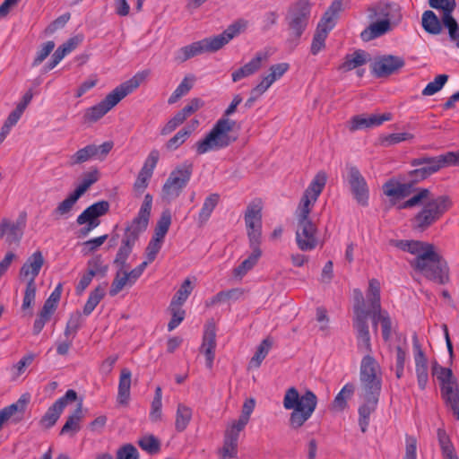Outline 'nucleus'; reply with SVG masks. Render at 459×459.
I'll use <instances>...</instances> for the list:
<instances>
[{
  "mask_svg": "<svg viewBox=\"0 0 459 459\" xmlns=\"http://www.w3.org/2000/svg\"><path fill=\"white\" fill-rule=\"evenodd\" d=\"M412 344L418 385L420 389L424 390L429 382L428 359L421 349L416 334L413 335Z\"/></svg>",
  "mask_w": 459,
  "mask_h": 459,
  "instance_id": "nucleus-22",
  "label": "nucleus"
},
{
  "mask_svg": "<svg viewBox=\"0 0 459 459\" xmlns=\"http://www.w3.org/2000/svg\"><path fill=\"white\" fill-rule=\"evenodd\" d=\"M127 283L129 284V280H128V276H126V271L119 269L117 271V273H116V276L111 283V287L109 290V295L111 297L116 296L123 290V288Z\"/></svg>",
  "mask_w": 459,
  "mask_h": 459,
  "instance_id": "nucleus-56",
  "label": "nucleus"
},
{
  "mask_svg": "<svg viewBox=\"0 0 459 459\" xmlns=\"http://www.w3.org/2000/svg\"><path fill=\"white\" fill-rule=\"evenodd\" d=\"M219 200L220 195L218 194H211L205 198L202 209L198 214L199 226H203L208 221L212 212L217 206Z\"/></svg>",
  "mask_w": 459,
  "mask_h": 459,
  "instance_id": "nucleus-39",
  "label": "nucleus"
},
{
  "mask_svg": "<svg viewBox=\"0 0 459 459\" xmlns=\"http://www.w3.org/2000/svg\"><path fill=\"white\" fill-rule=\"evenodd\" d=\"M106 286L104 285L97 286L93 290L91 291L88 300L86 301L83 307V314L85 316H89L95 309L97 305L100 302V300L104 298L106 294Z\"/></svg>",
  "mask_w": 459,
  "mask_h": 459,
  "instance_id": "nucleus-40",
  "label": "nucleus"
},
{
  "mask_svg": "<svg viewBox=\"0 0 459 459\" xmlns=\"http://www.w3.org/2000/svg\"><path fill=\"white\" fill-rule=\"evenodd\" d=\"M390 245L415 255L411 266L428 280L444 285L449 281V268L433 245L419 240H390Z\"/></svg>",
  "mask_w": 459,
  "mask_h": 459,
  "instance_id": "nucleus-2",
  "label": "nucleus"
},
{
  "mask_svg": "<svg viewBox=\"0 0 459 459\" xmlns=\"http://www.w3.org/2000/svg\"><path fill=\"white\" fill-rule=\"evenodd\" d=\"M44 264V257L40 251L34 252L28 257L20 270L21 277H30L29 281L35 282L36 277L39 275L41 267Z\"/></svg>",
  "mask_w": 459,
  "mask_h": 459,
  "instance_id": "nucleus-26",
  "label": "nucleus"
},
{
  "mask_svg": "<svg viewBox=\"0 0 459 459\" xmlns=\"http://www.w3.org/2000/svg\"><path fill=\"white\" fill-rule=\"evenodd\" d=\"M116 459H139V453L132 444H125L117 449Z\"/></svg>",
  "mask_w": 459,
  "mask_h": 459,
  "instance_id": "nucleus-64",
  "label": "nucleus"
},
{
  "mask_svg": "<svg viewBox=\"0 0 459 459\" xmlns=\"http://www.w3.org/2000/svg\"><path fill=\"white\" fill-rule=\"evenodd\" d=\"M453 155L451 153H445L437 157H429L423 156L420 158L413 159L411 161V166L413 167H438V170L442 168L448 167L449 161H451V158Z\"/></svg>",
  "mask_w": 459,
  "mask_h": 459,
  "instance_id": "nucleus-31",
  "label": "nucleus"
},
{
  "mask_svg": "<svg viewBox=\"0 0 459 459\" xmlns=\"http://www.w3.org/2000/svg\"><path fill=\"white\" fill-rule=\"evenodd\" d=\"M79 198L80 197L74 192L71 193L64 201L58 204L53 211V216L56 219H59L68 215Z\"/></svg>",
  "mask_w": 459,
  "mask_h": 459,
  "instance_id": "nucleus-45",
  "label": "nucleus"
},
{
  "mask_svg": "<svg viewBox=\"0 0 459 459\" xmlns=\"http://www.w3.org/2000/svg\"><path fill=\"white\" fill-rule=\"evenodd\" d=\"M262 210L261 199L252 200L247 206L244 220L247 228L248 242L255 244L262 242Z\"/></svg>",
  "mask_w": 459,
  "mask_h": 459,
  "instance_id": "nucleus-15",
  "label": "nucleus"
},
{
  "mask_svg": "<svg viewBox=\"0 0 459 459\" xmlns=\"http://www.w3.org/2000/svg\"><path fill=\"white\" fill-rule=\"evenodd\" d=\"M245 293V290L241 288H234L229 290H222L218 292L210 300L206 301V307H212L218 303L225 302L228 300H238Z\"/></svg>",
  "mask_w": 459,
  "mask_h": 459,
  "instance_id": "nucleus-38",
  "label": "nucleus"
},
{
  "mask_svg": "<svg viewBox=\"0 0 459 459\" xmlns=\"http://www.w3.org/2000/svg\"><path fill=\"white\" fill-rule=\"evenodd\" d=\"M394 5L387 3H378L368 8V17L370 21L390 19Z\"/></svg>",
  "mask_w": 459,
  "mask_h": 459,
  "instance_id": "nucleus-43",
  "label": "nucleus"
},
{
  "mask_svg": "<svg viewBox=\"0 0 459 459\" xmlns=\"http://www.w3.org/2000/svg\"><path fill=\"white\" fill-rule=\"evenodd\" d=\"M193 169V163L186 160L170 172L161 190L164 200L170 202L180 195L191 178Z\"/></svg>",
  "mask_w": 459,
  "mask_h": 459,
  "instance_id": "nucleus-12",
  "label": "nucleus"
},
{
  "mask_svg": "<svg viewBox=\"0 0 459 459\" xmlns=\"http://www.w3.org/2000/svg\"><path fill=\"white\" fill-rule=\"evenodd\" d=\"M24 227L25 221L23 218L13 223L9 221V226L6 231V241L9 244L18 243L23 235Z\"/></svg>",
  "mask_w": 459,
  "mask_h": 459,
  "instance_id": "nucleus-48",
  "label": "nucleus"
},
{
  "mask_svg": "<svg viewBox=\"0 0 459 459\" xmlns=\"http://www.w3.org/2000/svg\"><path fill=\"white\" fill-rule=\"evenodd\" d=\"M192 419V410L188 406L179 403L176 413L175 429L178 432L184 431Z\"/></svg>",
  "mask_w": 459,
  "mask_h": 459,
  "instance_id": "nucleus-42",
  "label": "nucleus"
},
{
  "mask_svg": "<svg viewBox=\"0 0 459 459\" xmlns=\"http://www.w3.org/2000/svg\"><path fill=\"white\" fill-rule=\"evenodd\" d=\"M216 348V328L215 325L211 323L206 325L205 331L203 337V343L201 346V351L206 358V366L208 368H212V363L215 357Z\"/></svg>",
  "mask_w": 459,
  "mask_h": 459,
  "instance_id": "nucleus-24",
  "label": "nucleus"
},
{
  "mask_svg": "<svg viewBox=\"0 0 459 459\" xmlns=\"http://www.w3.org/2000/svg\"><path fill=\"white\" fill-rule=\"evenodd\" d=\"M244 429L230 424L227 427L223 436V446L219 450L221 459L235 458L238 455V438Z\"/></svg>",
  "mask_w": 459,
  "mask_h": 459,
  "instance_id": "nucleus-20",
  "label": "nucleus"
},
{
  "mask_svg": "<svg viewBox=\"0 0 459 459\" xmlns=\"http://www.w3.org/2000/svg\"><path fill=\"white\" fill-rule=\"evenodd\" d=\"M341 8L342 0H335L321 17L316 25L310 46V53L313 56H316L325 48V39L337 23Z\"/></svg>",
  "mask_w": 459,
  "mask_h": 459,
  "instance_id": "nucleus-11",
  "label": "nucleus"
},
{
  "mask_svg": "<svg viewBox=\"0 0 459 459\" xmlns=\"http://www.w3.org/2000/svg\"><path fill=\"white\" fill-rule=\"evenodd\" d=\"M77 399V394L74 390L69 389L65 394L57 399L47 411L41 419V423L46 428H51L59 419L64 409L69 402H74Z\"/></svg>",
  "mask_w": 459,
  "mask_h": 459,
  "instance_id": "nucleus-19",
  "label": "nucleus"
},
{
  "mask_svg": "<svg viewBox=\"0 0 459 459\" xmlns=\"http://www.w3.org/2000/svg\"><path fill=\"white\" fill-rule=\"evenodd\" d=\"M143 76L136 74L110 91L104 100L87 108L83 115L85 123H95L112 109L120 100L137 89Z\"/></svg>",
  "mask_w": 459,
  "mask_h": 459,
  "instance_id": "nucleus-7",
  "label": "nucleus"
},
{
  "mask_svg": "<svg viewBox=\"0 0 459 459\" xmlns=\"http://www.w3.org/2000/svg\"><path fill=\"white\" fill-rule=\"evenodd\" d=\"M411 183H399L390 179L383 185V192L389 197L403 198L409 196L413 192Z\"/></svg>",
  "mask_w": 459,
  "mask_h": 459,
  "instance_id": "nucleus-30",
  "label": "nucleus"
},
{
  "mask_svg": "<svg viewBox=\"0 0 459 459\" xmlns=\"http://www.w3.org/2000/svg\"><path fill=\"white\" fill-rule=\"evenodd\" d=\"M327 177L319 171L305 190L296 210L297 230L296 242L298 247L304 252L315 249L318 244L317 227L309 218L318 196L326 184Z\"/></svg>",
  "mask_w": 459,
  "mask_h": 459,
  "instance_id": "nucleus-1",
  "label": "nucleus"
},
{
  "mask_svg": "<svg viewBox=\"0 0 459 459\" xmlns=\"http://www.w3.org/2000/svg\"><path fill=\"white\" fill-rule=\"evenodd\" d=\"M414 138L411 133H394L380 137V143L383 146L388 147L402 142L410 141Z\"/></svg>",
  "mask_w": 459,
  "mask_h": 459,
  "instance_id": "nucleus-55",
  "label": "nucleus"
},
{
  "mask_svg": "<svg viewBox=\"0 0 459 459\" xmlns=\"http://www.w3.org/2000/svg\"><path fill=\"white\" fill-rule=\"evenodd\" d=\"M369 60L370 55L367 51L358 49L351 55H346V71L359 68L356 73L359 77H361L365 70L359 67L367 64Z\"/></svg>",
  "mask_w": 459,
  "mask_h": 459,
  "instance_id": "nucleus-32",
  "label": "nucleus"
},
{
  "mask_svg": "<svg viewBox=\"0 0 459 459\" xmlns=\"http://www.w3.org/2000/svg\"><path fill=\"white\" fill-rule=\"evenodd\" d=\"M353 299L352 327L355 333L356 342L360 349L369 351L370 333L367 324V309L369 307V303L365 301L363 294L359 290H353Z\"/></svg>",
  "mask_w": 459,
  "mask_h": 459,
  "instance_id": "nucleus-10",
  "label": "nucleus"
},
{
  "mask_svg": "<svg viewBox=\"0 0 459 459\" xmlns=\"http://www.w3.org/2000/svg\"><path fill=\"white\" fill-rule=\"evenodd\" d=\"M93 272L94 276L100 274L104 276L108 271V265L103 264L102 257L100 255L93 256L87 263V272Z\"/></svg>",
  "mask_w": 459,
  "mask_h": 459,
  "instance_id": "nucleus-62",
  "label": "nucleus"
},
{
  "mask_svg": "<svg viewBox=\"0 0 459 459\" xmlns=\"http://www.w3.org/2000/svg\"><path fill=\"white\" fill-rule=\"evenodd\" d=\"M110 204L102 200L87 207L76 219L78 225H83L87 221H100V217L104 216L109 211Z\"/></svg>",
  "mask_w": 459,
  "mask_h": 459,
  "instance_id": "nucleus-25",
  "label": "nucleus"
},
{
  "mask_svg": "<svg viewBox=\"0 0 459 459\" xmlns=\"http://www.w3.org/2000/svg\"><path fill=\"white\" fill-rule=\"evenodd\" d=\"M429 5L436 10L441 11V15L453 13L456 8L455 0H429Z\"/></svg>",
  "mask_w": 459,
  "mask_h": 459,
  "instance_id": "nucleus-59",
  "label": "nucleus"
},
{
  "mask_svg": "<svg viewBox=\"0 0 459 459\" xmlns=\"http://www.w3.org/2000/svg\"><path fill=\"white\" fill-rule=\"evenodd\" d=\"M442 28L447 30L449 39L459 48V24L453 17V13L441 15Z\"/></svg>",
  "mask_w": 459,
  "mask_h": 459,
  "instance_id": "nucleus-41",
  "label": "nucleus"
},
{
  "mask_svg": "<svg viewBox=\"0 0 459 459\" xmlns=\"http://www.w3.org/2000/svg\"><path fill=\"white\" fill-rule=\"evenodd\" d=\"M244 27L245 25L238 21L228 26V28L219 35L205 38L202 40L195 41L192 44L180 48L175 53V61L181 64L203 53L216 52L222 48L232 39L237 37Z\"/></svg>",
  "mask_w": 459,
  "mask_h": 459,
  "instance_id": "nucleus-5",
  "label": "nucleus"
},
{
  "mask_svg": "<svg viewBox=\"0 0 459 459\" xmlns=\"http://www.w3.org/2000/svg\"><path fill=\"white\" fill-rule=\"evenodd\" d=\"M380 393L361 392L363 403L359 407V425L361 432L365 433L369 424V418L377 409Z\"/></svg>",
  "mask_w": 459,
  "mask_h": 459,
  "instance_id": "nucleus-21",
  "label": "nucleus"
},
{
  "mask_svg": "<svg viewBox=\"0 0 459 459\" xmlns=\"http://www.w3.org/2000/svg\"><path fill=\"white\" fill-rule=\"evenodd\" d=\"M131 371L124 368L121 370L119 383H118V392H117V403L122 405H127L130 400V388H131Z\"/></svg>",
  "mask_w": 459,
  "mask_h": 459,
  "instance_id": "nucleus-33",
  "label": "nucleus"
},
{
  "mask_svg": "<svg viewBox=\"0 0 459 459\" xmlns=\"http://www.w3.org/2000/svg\"><path fill=\"white\" fill-rule=\"evenodd\" d=\"M190 134L191 130L183 128L166 143L165 147L169 151H175L186 141Z\"/></svg>",
  "mask_w": 459,
  "mask_h": 459,
  "instance_id": "nucleus-58",
  "label": "nucleus"
},
{
  "mask_svg": "<svg viewBox=\"0 0 459 459\" xmlns=\"http://www.w3.org/2000/svg\"><path fill=\"white\" fill-rule=\"evenodd\" d=\"M266 58L267 55L265 53H256L255 57L250 62L232 73V81L236 82L245 77L254 74L261 68L262 62L266 60Z\"/></svg>",
  "mask_w": 459,
  "mask_h": 459,
  "instance_id": "nucleus-28",
  "label": "nucleus"
},
{
  "mask_svg": "<svg viewBox=\"0 0 459 459\" xmlns=\"http://www.w3.org/2000/svg\"><path fill=\"white\" fill-rule=\"evenodd\" d=\"M28 402V398L22 395L16 403L4 407L1 411L5 414L8 420L12 419L13 422H19L23 418Z\"/></svg>",
  "mask_w": 459,
  "mask_h": 459,
  "instance_id": "nucleus-35",
  "label": "nucleus"
},
{
  "mask_svg": "<svg viewBox=\"0 0 459 459\" xmlns=\"http://www.w3.org/2000/svg\"><path fill=\"white\" fill-rule=\"evenodd\" d=\"M421 24L423 29L432 35H438L442 31V21L430 10L425 11L422 14Z\"/></svg>",
  "mask_w": 459,
  "mask_h": 459,
  "instance_id": "nucleus-36",
  "label": "nucleus"
},
{
  "mask_svg": "<svg viewBox=\"0 0 459 459\" xmlns=\"http://www.w3.org/2000/svg\"><path fill=\"white\" fill-rule=\"evenodd\" d=\"M419 204H423L421 210L414 216L412 227L417 231L422 232L437 222L450 208L451 201L446 195L434 197L427 188H420L418 192L400 208L406 209Z\"/></svg>",
  "mask_w": 459,
  "mask_h": 459,
  "instance_id": "nucleus-3",
  "label": "nucleus"
},
{
  "mask_svg": "<svg viewBox=\"0 0 459 459\" xmlns=\"http://www.w3.org/2000/svg\"><path fill=\"white\" fill-rule=\"evenodd\" d=\"M100 178V173L97 169L88 171L83 174L82 182L74 191L79 197H81L94 183Z\"/></svg>",
  "mask_w": 459,
  "mask_h": 459,
  "instance_id": "nucleus-47",
  "label": "nucleus"
},
{
  "mask_svg": "<svg viewBox=\"0 0 459 459\" xmlns=\"http://www.w3.org/2000/svg\"><path fill=\"white\" fill-rule=\"evenodd\" d=\"M195 82L194 75H186L168 100L169 104L176 103L182 96L188 93L193 88Z\"/></svg>",
  "mask_w": 459,
  "mask_h": 459,
  "instance_id": "nucleus-46",
  "label": "nucleus"
},
{
  "mask_svg": "<svg viewBox=\"0 0 459 459\" xmlns=\"http://www.w3.org/2000/svg\"><path fill=\"white\" fill-rule=\"evenodd\" d=\"M171 224V213L169 210H164L157 221L153 237L164 239Z\"/></svg>",
  "mask_w": 459,
  "mask_h": 459,
  "instance_id": "nucleus-49",
  "label": "nucleus"
},
{
  "mask_svg": "<svg viewBox=\"0 0 459 459\" xmlns=\"http://www.w3.org/2000/svg\"><path fill=\"white\" fill-rule=\"evenodd\" d=\"M368 301L369 306H374L375 308H378L380 304V283L377 279L369 281L368 291Z\"/></svg>",
  "mask_w": 459,
  "mask_h": 459,
  "instance_id": "nucleus-57",
  "label": "nucleus"
},
{
  "mask_svg": "<svg viewBox=\"0 0 459 459\" xmlns=\"http://www.w3.org/2000/svg\"><path fill=\"white\" fill-rule=\"evenodd\" d=\"M448 80V75L446 74H439L437 75L433 82H430L427 84V86L422 91V95L424 96H431L439 91L445 83Z\"/></svg>",
  "mask_w": 459,
  "mask_h": 459,
  "instance_id": "nucleus-60",
  "label": "nucleus"
},
{
  "mask_svg": "<svg viewBox=\"0 0 459 459\" xmlns=\"http://www.w3.org/2000/svg\"><path fill=\"white\" fill-rule=\"evenodd\" d=\"M311 13V4L307 0H299L290 6L286 22L289 37L286 40L290 48H295L300 41V38L306 30Z\"/></svg>",
  "mask_w": 459,
  "mask_h": 459,
  "instance_id": "nucleus-8",
  "label": "nucleus"
},
{
  "mask_svg": "<svg viewBox=\"0 0 459 459\" xmlns=\"http://www.w3.org/2000/svg\"><path fill=\"white\" fill-rule=\"evenodd\" d=\"M272 346H273V340L270 337L264 339L261 342V343L259 344V346L257 347V350H256L255 355L252 357V359L249 362V367L250 368H259L262 361L267 356Z\"/></svg>",
  "mask_w": 459,
  "mask_h": 459,
  "instance_id": "nucleus-44",
  "label": "nucleus"
},
{
  "mask_svg": "<svg viewBox=\"0 0 459 459\" xmlns=\"http://www.w3.org/2000/svg\"><path fill=\"white\" fill-rule=\"evenodd\" d=\"M35 296H36V284L32 281H28L26 289H25V292H24L22 305V308L23 310L30 308L32 307L34 300H35Z\"/></svg>",
  "mask_w": 459,
  "mask_h": 459,
  "instance_id": "nucleus-63",
  "label": "nucleus"
},
{
  "mask_svg": "<svg viewBox=\"0 0 459 459\" xmlns=\"http://www.w3.org/2000/svg\"><path fill=\"white\" fill-rule=\"evenodd\" d=\"M255 405V401L253 398L247 399L242 406L241 415L239 416L238 420L232 422V424L237 425L242 429H245L247 424L249 421V418L251 413L254 411Z\"/></svg>",
  "mask_w": 459,
  "mask_h": 459,
  "instance_id": "nucleus-53",
  "label": "nucleus"
},
{
  "mask_svg": "<svg viewBox=\"0 0 459 459\" xmlns=\"http://www.w3.org/2000/svg\"><path fill=\"white\" fill-rule=\"evenodd\" d=\"M405 65V61L403 57L385 55L378 56L374 60L371 65L372 73L378 78L385 77L392 74H394Z\"/></svg>",
  "mask_w": 459,
  "mask_h": 459,
  "instance_id": "nucleus-18",
  "label": "nucleus"
},
{
  "mask_svg": "<svg viewBox=\"0 0 459 459\" xmlns=\"http://www.w3.org/2000/svg\"><path fill=\"white\" fill-rule=\"evenodd\" d=\"M113 145V142L110 141L105 142L100 145H86L70 156L68 162L71 166H74L86 162L91 159L104 160L109 152L112 150Z\"/></svg>",
  "mask_w": 459,
  "mask_h": 459,
  "instance_id": "nucleus-17",
  "label": "nucleus"
},
{
  "mask_svg": "<svg viewBox=\"0 0 459 459\" xmlns=\"http://www.w3.org/2000/svg\"><path fill=\"white\" fill-rule=\"evenodd\" d=\"M433 376L441 384V396L449 410L452 411L456 420H459V394L454 390L453 372L450 368L438 365L433 367Z\"/></svg>",
  "mask_w": 459,
  "mask_h": 459,
  "instance_id": "nucleus-13",
  "label": "nucleus"
},
{
  "mask_svg": "<svg viewBox=\"0 0 459 459\" xmlns=\"http://www.w3.org/2000/svg\"><path fill=\"white\" fill-rule=\"evenodd\" d=\"M161 398H162L161 387L157 386L155 389V394H154L153 400L152 402V408H151V411H150V419L153 422L160 421L162 419Z\"/></svg>",
  "mask_w": 459,
  "mask_h": 459,
  "instance_id": "nucleus-50",
  "label": "nucleus"
},
{
  "mask_svg": "<svg viewBox=\"0 0 459 459\" xmlns=\"http://www.w3.org/2000/svg\"><path fill=\"white\" fill-rule=\"evenodd\" d=\"M192 290L193 287L191 281L189 279H186L178 290L175 293L170 304H172V306H182L191 294Z\"/></svg>",
  "mask_w": 459,
  "mask_h": 459,
  "instance_id": "nucleus-52",
  "label": "nucleus"
},
{
  "mask_svg": "<svg viewBox=\"0 0 459 459\" xmlns=\"http://www.w3.org/2000/svg\"><path fill=\"white\" fill-rule=\"evenodd\" d=\"M391 119L392 115L390 113H384L381 115L372 114L368 117H365L363 115L354 116L351 119L350 130L354 132L357 130L379 126L384 122L389 121Z\"/></svg>",
  "mask_w": 459,
  "mask_h": 459,
  "instance_id": "nucleus-23",
  "label": "nucleus"
},
{
  "mask_svg": "<svg viewBox=\"0 0 459 459\" xmlns=\"http://www.w3.org/2000/svg\"><path fill=\"white\" fill-rule=\"evenodd\" d=\"M241 102L242 97L239 94L233 97L231 103L226 108L222 117L214 124L206 136L195 144L197 154L202 155L211 150L224 149L237 141V136L230 134L236 122L230 119L229 117L236 112L238 106Z\"/></svg>",
  "mask_w": 459,
  "mask_h": 459,
  "instance_id": "nucleus-4",
  "label": "nucleus"
},
{
  "mask_svg": "<svg viewBox=\"0 0 459 459\" xmlns=\"http://www.w3.org/2000/svg\"><path fill=\"white\" fill-rule=\"evenodd\" d=\"M391 30L390 19H383L373 22L362 32L360 37L364 41H370L374 39L379 38Z\"/></svg>",
  "mask_w": 459,
  "mask_h": 459,
  "instance_id": "nucleus-29",
  "label": "nucleus"
},
{
  "mask_svg": "<svg viewBox=\"0 0 459 459\" xmlns=\"http://www.w3.org/2000/svg\"><path fill=\"white\" fill-rule=\"evenodd\" d=\"M317 404L316 395L307 390L300 395L295 387L287 389L283 406L286 410H292L290 417V425L293 429L300 428L312 415Z\"/></svg>",
  "mask_w": 459,
  "mask_h": 459,
  "instance_id": "nucleus-6",
  "label": "nucleus"
},
{
  "mask_svg": "<svg viewBox=\"0 0 459 459\" xmlns=\"http://www.w3.org/2000/svg\"><path fill=\"white\" fill-rule=\"evenodd\" d=\"M169 309L171 314V319L168 324V330L172 331L177 328L184 320L186 311L181 308V306H172V304L169 305Z\"/></svg>",
  "mask_w": 459,
  "mask_h": 459,
  "instance_id": "nucleus-61",
  "label": "nucleus"
},
{
  "mask_svg": "<svg viewBox=\"0 0 459 459\" xmlns=\"http://www.w3.org/2000/svg\"><path fill=\"white\" fill-rule=\"evenodd\" d=\"M437 437L438 444H439L443 457L449 455L453 453H455V447L451 442V439L444 429H442V428L437 429Z\"/></svg>",
  "mask_w": 459,
  "mask_h": 459,
  "instance_id": "nucleus-54",
  "label": "nucleus"
},
{
  "mask_svg": "<svg viewBox=\"0 0 459 459\" xmlns=\"http://www.w3.org/2000/svg\"><path fill=\"white\" fill-rule=\"evenodd\" d=\"M357 348L359 352L365 353L359 367L362 392L381 393L383 373L380 364L372 355V344L369 351L360 349L358 344Z\"/></svg>",
  "mask_w": 459,
  "mask_h": 459,
  "instance_id": "nucleus-9",
  "label": "nucleus"
},
{
  "mask_svg": "<svg viewBox=\"0 0 459 459\" xmlns=\"http://www.w3.org/2000/svg\"><path fill=\"white\" fill-rule=\"evenodd\" d=\"M83 417L82 414V404L80 403L74 412L67 418L66 422L62 427L60 434L65 435L72 432L76 433L80 430V421Z\"/></svg>",
  "mask_w": 459,
  "mask_h": 459,
  "instance_id": "nucleus-37",
  "label": "nucleus"
},
{
  "mask_svg": "<svg viewBox=\"0 0 459 459\" xmlns=\"http://www.w3.org/2000/svg\"><path fill=\"white\" fill-rule=\"evenodd\" d=\"M346 182L349 193L355 203L361 207H368L369 204V186L364 176L355 166L346 169Z\"/></svg>",
  "mask_w": 459,
  "mask_h": 459,
  "instance_id": "nucleus-14",
  "label": "nucleus"
},
{
  "mask_svg": "<svg viewBox=\"0 0 459 459\" xmlns=\"http://www.w3.org/2000/svg\"><path fill=\"white\" fill-rule=\"evenodd\" d=\"M248 244L249 247L252 249V253L233 271L234 276L239 279L252 270L262 256V250L260 248L261 242H256L255 244L248 242Z\"/></svg>",
  "mask_w": 459,
  "mask_h": 459,
  "instance_id": "nucleus-27",
  "label": "nucleus"
},
{
  "mask_svg": "<svg viewBox=\"0 0 459 459\" xmlns=\"http://www.w3.org/2000/svg\"><path fill=\"white\" fill-rule=\"evenodd\" d=\"M152 206V196L146 194L137 216L126 226L124 235L138 240L140 234L148 227Z\"/></svg>",
  "mask_w": 459,
  "mask_h": 459,
  "instance_id": "nucleus-16",
  "label": "nucleus"
},
{
  "mask_svg": "<svg viewBox=\"0 0 459 459\" xmlns=\"http://www.w3.org/2000/svg\"><path fill=\"white\" fill-rule=\"evenodd\" d=\"M138 446L150 455H156L160 450V442L153 435L144 436L137 442Z\"/></svg>",
  "mask_w": 459,
  "mask_h": 459,
  "instance_id": "nucleus-51",
  "label": "nucleus"
},
{
  "mask_svg": "<svg viewBox=\"0 0 459 459\" xmlns=\"http://www.w3.org/2000/svg\"><path fill=\"white\" fill-rule=\"evenodd\" d=\"M137 240L134 238H129L126 235L123 236L121 246L114 259V264H116L120 270L126 268V260L132 253L133 247Z\"/></svg>",
  "mask_w": 459,
  "mask_h": 459,
  "instance_id": "nucleus-34",
  "label": "nucleus"
}]
</instances>
